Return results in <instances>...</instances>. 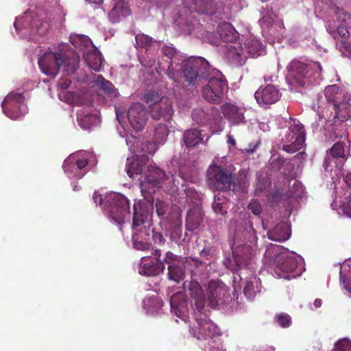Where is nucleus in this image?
I'll return each instance as SVG.
<instances>
[{
    "label": "nucleus",
    "instance_id": "16",
    "mask_svg": "<svg viewBox=\"0 0 351 351\" xmlns=\"http://www.w3.org/2000/svg\"><path fill=\"white\" fill-rule=\"evenodd\" d=\"M57 95L60 100L73 105H88L93 99L87 89H57Z\"/></svg>",
    "mask_w": 351,
    "mask_h": 351
},
{
    "label": "nucleus",
    "instance_id": "20",
    "mask_svg": "<svg viewBox=\"0 0 351 351\" xmlns=\"http://www.w3.org/2000/svg\"><path fill=\"white\" fill-rule=\"evenodd\" d=\"M164 269V262L160 259L155 261L150 256H144L141 258L138 270L141 275L155 276L162 273Z\"/></svg>",
    "mask_w": 351,
    "mask_h": 351
},
{
    "label": "nucleus",
    "instance_id": "53",
    "mask_svg": "<svg viewBox=\"0 0 351 351\" xmlns=\"http://www.w3.org/2000/svg\"><path fill=\"white\" fill-rule=\"evenodd\" d=\"M274 321L276 323L282 327V328H288L291 324V318L290 315L285 313H281L275 316Z\"/></svg>",
    "mask_w": 351,
    "mask_h": 351
},
{
    "label": "nucleus",
    "instance_id": "31",
    "mask_svg": "<svg viewBox=\"0 0 351 351\" xmlns=\"http://www.w3.org/2000/svg\"><path fill=\"white\" fill-rule=\"evenodd\" d=\"M130 13L129 8L125 0H118L109 12L108 16L112 23H117L119 21L121 16H126Z\"/></svg>",
    "mask_w": 351,
    "mask_h": 351
},
{
    "label": "nucleus",
    "instance_id": "26",
    "mask_svg": "<svg viewBox=\"0 0 351 351\" xmlns=\"http://www.w3.org/2000/svg\"><path fill=\"white\" fill-rule=\"evenodd\" d=\"M268 238L274 241L282 242L289 239L291 236V228L289 226L285 223L280 222L267 232Z\"/></svg>",
    "mask_w": 351,
    "mask_h": 351
},
{
    "label": "nucleus",
    "instance_id": "41",
    "mask_svg": "<svg viewBox=\"0 0 351 351\" xmlns=\"http://www.w3.org/2000/svg\"><path fill=\"white\" fill-rule=\"evenodd\" d=\"M327 32L335 38L337 39L338 36L342 38H347L350 36L348 31L349 27H346L341 25L326 24V25Z\"/></svg>",
    "mask_w": 351,
    "mask_h": 351
},
{
    "label": "nucleus",
    "instance_id": "52",
    "mask_svg": "<svg viewBox=\"0 0 351 351\" xmlns=\"http://www.w3.org/2000/svg\"><path fill=\"white\" fill-rule=\"evenodd\" d=\"M183 261L184 260L182 256L176 255L170 251L166 253L164 260L162 261V262H164V265L166 263L168 266L182 264Z\"/></svg>",
    "mask_w": 351,
    "mask_h": 351
},
{
    "label": "nucleus",
    "instance_id": "39",
    "mask_svg": "<svg viewBox=\"0 0 351 351\" xmlns=\"http://www.w3.org/2000/svg\"><path fill=\"white\" fill-rule=\"evenodd\" d=\"M63 169L66 175L70 178H75L77 179L82 178L86 173V171L79 172L74 163L72 162V158H67L62 165Z\"/></svg>",
    "mask_w": 351,
    "mask_h": 351
},
{
    "label": "nucleus",
    "instance_id": "62",
    "mask_svg": "<svg viewBox=\"0 0 351 351\" xmlns=\"http://www.w3.org/2000/svg\"><path fill=\"white\" fill-rule=\"evenodd\" d=\"M156 210L158 215L160 217H162L166 213L167 206L166 204L160 200H157L156 202Z\"/></svg>",
    "mask_w": 351,
    "mask_h": 351
},
{
    "label": "nucleus",
    "instance_id": "25",
    "mask_svg": "<svg viewBox=\"0 0 351 351\" xmlns=\"http://www.w3.org/2000/svg\"><path fill=\"white\" fill-rule=\"evenodd\" d=\"M224 292L223 287L218 282L212 280L209 282L207 288V302L211 308H215L221 300V295Z\"/></svg>",
    "mask_w": 351,
    "mask_h": 351
},
{
    "label": "nucleus",
    "instance_id": "58",
    "mask_svg": "<svg viewBox=\"0 0 351 351\" xmlns=\"http://www.w3.org/2000/svg\"><path fill=\"white\" fill-rule=\"evenodd\" d=\"M216 252V247L214 246H206L200 252L202 258L206 260H210Z\"/></svg>",
    "mask_w": 351,
    "mask_h": 351
},
{
    "label": "nucleus",
    "instance_id": "42",
    "mask_svg": "<svg viewBox=\"0 0 351 351\" xmlns=\"http://www.w3.org/2000/svg\"><path fill=\"white\" fill-rule=\"evenodd\" d=\"M97 99L104 103H110L119 96L118 89H99Z\"/></svg>",
    "mask_w": 351,
    "mask_h": 351
},
{
    "label": "nucleus",
    "instance_id": "4",
    "mask_svg": "<svg viewBox=\"0 0 351 351\" xmlns=\"http://www.w3.org/2000/svg\"><path fill=\"white\" fill-rule=\"evenodd\" d=\"M14 27L21 38L38 40L36 36L44 35L49 28L47 13L42 8H31L16 18Z\"/></svg>",
    "mask_w": 351,
    "mask_h": 351
},
{
    "label": "nucleus",
    "instance_id": "37",
    "mask_svg": "<svg viewBox=\"0 0 351 351\" xmlns=\"http://www.w3.org/2000/svg\"><path fill=\"white\" fill-rule=\"evenodd\" d=\"M184 267V261L182 262V264L169 265L168 276L169 280H173L176 282H180L183 280L185 276Z\"/></svg>",
    "mask_w": 351,
    "mask_h": 351
},
{
    "label": "nucleus",
    "instance_id": "18",
    "mask_svg": "<svg viewBox=\"0 0 351 351\" xmlns=\"http://www.w3.org/2000/svg\"><path fill=\"white\" fill-rule=\"evenodd\" d=\"M128 119L134 130L139 131L145 125L148 116L145 106L140 103H134L128 109Z\"/></svg>",
    "mask_w": 351,
    "mask_h": 351
},
{
    "label": "nucleus",
    "instance_id": "23",
    "mask_svg": "<svg viewBox=\"0 0 351 351\" xmlns=\"http://www.w3.org/2000/svg\"><path fill=\"white\" fill-rule=\"evenodd\" d=\"M280 95L278 89H257L254 97L259 105L268 106L279 100Z\"/></svg>",
    "mask_w": 351,
    "mask_h": 351
},
{
    "label": "nucleus",
    "instance_id": "47",
    "mask_svg": "<svg viewBox=\"0 0 351 351\" xmlns=\"http://www.w3.org/2000/svg\"><path fill=\"white\" fill-rule=\"evenodd\" d=\"M77 119L80 126L84 129L89 128L90 125L97 120V117L93 114H88L82 117L80 112L77 114Z\"/></svg>",
    "mask_w": 351,
    "mask_h": 351
},
{
    "label": "nucleus",
    "instance_id": "63",
    "mask_svg": "<svg viewBox=\"0 0 351 351\" xmlns=\"http://www.w3.org/2000/svg\"><path fill=\"white\" fill-rule=\"evenodd\" d=\"M337 46L342 53H347L351 55V45L347 41L342 40L339 43H337Z\"/></svg>",
    "mask_w": 351,
    "mask_h": 351
},
{
    "label": "nucleus",
    "instance_id": "43",
    "mask_svg": "<svg viewBox=\"0 0 351 351\" xmlns=\"http://www.w3.org/2000/svg\"><path fill=\"white\" fill-rule=\"evenodd\" d=\"M261 14V19L259 20V23L263 28H268L277 23V17L273 12L262 11Z\"/></svg>",
    "mask_w": 351,
    "mask_h": 351
},
{
    "label": "nucleus",
    "instance_id": "38",
    "mask_svg": "<svg viewBox=\"0 0 351 351\" xmlns=\"http://www.w3.org/2000/svg\"><path fill=\"white\" fill-rule=\"evenodd\" d=\"M143 305L147 313H154L162 308L163 302L158 296L155 295L145 299L143 301Z\"/></svg>",
    "mask_w": 351,
    "mask_h": 351
},
{
    "label": "nucleus",
    "instance_id": "8",
    "mask_svg": "<svg viewBox=\"0 0 351 351\" xmlns=\"http://www.w3.org/2000/svg\"><path fill=\"white\" fill-rule=\"evenodd\" d=\"M324 94L334 104L335 119L343 122L351 118V95L346 89H324Z\"/></svg>",
    "mask_w": 351,
    "mask_h": 351
},
{
    "label": "nucleus",
    "instance_id": "45",
    "mask_svg": "<svg viewBox=\"0 0 351 351\" xmlns=\"http://www.w3.org/2000/svg\"><path fill=\"white\" fill-rule=\"evenodd\" d=\"M90 88H110L112 83L104 79L101 75H94L90 81Z\"/></svg>",
    "mask_w": 351,
    "mask_h": 351
},
{
    "label": "nucleus",
    "instance_id": "61",
    "mask_svg": "<svg viewBox=\"0 0 351 351\" xmlns=\"http://www.w3.org/2000/svg\"><path fill=\"white\" fill-rule=\"evenodd\" d=\"M248 209L256 215H259L262 212V206L257 200H252L247 206Z\"/></svg>",
    "mask_w": 351,
    "mask_h": 351
},
{
    "label": "nucleus",
    "instance_id": "11",
    "mask_svg": "<svg viewBox=\"0 0 351 351\" xmlns=\"http://www.w3.org/2000/svg\"><path fill=\"white\" fill-rule=\"evenodd\" d=\"M107 203L110 217L117 224H123L130 215L129 200L121 194L113 193L107 197L106 204Z\"/></svg>",
    "mask_w": 351,
    "mask_h": 351
},
{
    "label": "nucleus",
    "instance_id": "15",
    "mask_svg": "<svg viewBox=\"0 0 351 351\" xmlns=\"http://www.w3.org/2000/svg\"><path fill=\"white\" fill-rule=\"evenodd\" d=\"M153 204L146 202H138L134 204L132 228L136 229L138 227L144 228L151 227L152 225Z\"/></svg>",
    "mask_w": 351,
    "mask_h": 351
},
{
    "label": "nucleus",
    "instance_id": "6",
    "mask_svg": "<svg viewBox=\"0 0 351 351\" xmlns=\"http://www.w3.org/2000/svg\"><path fill=\"white\" fill-rule=\"evenodd\" d=\"M237 228L233 236V245L238 246L233 250L232 258L228 260L227 267L233 272L236 273L242 268L247 267L253 255V251L250 245L239 244L240 241L244 242L247 236L251 231H254L252 226L247 227Z\"/></svg>",
    "mask_w": 351,
    "mask_h": 351
},
{
    "label": "nucleus",
    "instance_id": "56",
    "mask_svg": "<svg viewBox=\"0 0 351 351\" xmlns=\"http://www.w3.org/2000/svg\"><path fill=\"white\" fill-rule=\"evenodd\" d=\"M337 20L338 25L351 27V16L347 12H338Z\"/></svg>",
    "mask_w": 351,
    "mask_h": 351
},
{
    "label": "nucleus",
    "instance_id": "21",
    "mask_svg": "<svg viewBox=\"0 0 351 351\" xmlns=\"http://www.w3.org/2000/svg\"><path fill=\"white\" fill-rule=\"evenodd\" d=\"M221 111L224 117L232 124L239 125L245 123L244 117L245 108L244 107L226 103L221 106Z\"/></svg>",
    "mask_w": 351,
    "mask_h": 351
},
{
    "label": "nucleus",
    "instance_id": "51",
    "mask_svg": "<svg viewBox=\"0 0 351 351\" xmlns=\"http://www.w3.org/2000/svg\"><path fill=\"white\" fill-rule=\"evenodd\" d=\"M193 119L198 124H205L208 120V114L203 109H195L192 112Z\"/></svg>",
    "mask_w": 351,
    "mask_h": 351
},
{
    "label": "nucleus",
    "instance_id": "46",
    "mask_svg": "<svg viewBox=\"0 0 351 351\" xmlns=\"http://www.w3.org/2000/svg\"><path fill=\"white\" fill-rule=\"evenodd\" d=\"M133 246L136 250L147 251L152 248V243L148 242L149 240H144L140 237L138 234H134L132 237Z\"/></svg>",
    "mask_w": 351,
    "mask_h": 351
},
{
    "label": "nucleus",
    "instance_id": "28",
    "mask_svg": "<svg viewBox=\"0 0 351 351\" xmlns=\"http://www.w3.org/2000/svg\"><path fill=\"white\" fill-rule=\"evenodd\" d=\"M202 221V211L197 206H193L187 213L186 217V229L189 231H193L199 228Z\"/></svg>",
    "mask_w": 351,
    "mask_h": 351
},
{
    "label": "nucleus",
    "instance_id": "19",
    "mask_svg": "<svg viewBox=\"0 0 351 351\" xmlns=\"http://www.w3.org/2000/svg\"><path fill=\"white\" fill-rule=\"evenodd\" d=\"M187 30L190 34L201 38L204 42H208L213 45L219 46L221 45L218 32H211L203 29L202 25L197 21H187Z\"/></svg>",
    "mask_w": 351,
    "mask_h": 351
},
{
    "label": "nucleus",
    "instance_id": "5",
    "mask_svg": "<svg viewBox=\"0 0 351 351\" xmlns=\"http://www.w3.org/2000/svg\"><path fill=\"white\" fill-rule=\"evenodd\" d=\"M286 80L289 86L295 87L315 86L321 80V65L317 62L293 60L287 66Z\"/></svg>",
    "mask_w": 351,
    "mask_h": 351
},
{
    "label": "nucleus",
    "instance_id": "7",
    "mask_svg": "<svg viewBox=\"0 0 351 351\" xmlns=\"http://www.w3.org/2000/svg\"><path fill=\"white\" fill-rule=\"evenodd\" d=\"M206 183L213 191H235L233 175L221 165H210L206 172Z\"/></svg>",
    "mask_w": 351,
    "mask_h": 351
},
{
    "label": "nucleus",
    "instance_id": "30",
    "mask_svg": "<svg viewBox=\"0 0 351 351\" xmlns=\"http://www.w3.org/2000/svg\"><path fill=\"white\" fill-rule=\"evenodd\" d=\"M86 64L95 71H101L105 62L101 52L95 47L84 56Z\"/></svg>",
    "mask_w": 351,
    "mask_h": 351
},
{
    "label": "nucleus",
    "instance_id": "33",
    "mask_svg": "<svg viewBox=\"0 0 351 351\" xmlns=\"http://www.w3.org/2000/svg\"><path fill=\"white\" fill-rule=\"evenodd\" d=\"M135 40L136 47L137 49H143L145 51H149L160 46V44L156 40H154L152 38L144 34H138L135 37Z\"/></svg>",
    "mask_w": 351,
    "mask_h": 351
},
{
    "label": "nucleus",
    "instance_id": "10",
    "mask_svg": "<svg viewBox=\"0 0 351 351\" xmlns=\"http://www.w3.org/2000/svg\"><path fill=\"white\" fill-rule=\"evenodd\" d=\"M168 178L165 171L155 165H149L144 180L141 181V191L143 197L145 199L152 197L156 189L160 188L162 183Z\"/></svg>",
    "mask_w": 351,
    "mask_h": 351
},
{
    "label": "nucleus",
    "instance_id": "64",
    "mask_svg": "<svg viewBox=\"0 0 351 351\" xmlns=\"http://www.w3.org/2000/svg\"><path fill=\"white\" fill-rule=\"evenodd\" d=\"M343 180L346 186L351 189V171L343 173Z\"/></svg>",
    "mask_w": 351,
    "mask_h": 351
},
{
    "label": "nucleus",
    "instance_id": "36",
    "mask_svg": "<svg viewBox=\"0 0 351 351\" xmlns=\"http://www.w3.org/2000/svg\"><path fill=\"white\" fill-rule=\"evenodd\" d=\"M186 147H195L203 140L200 131L197 129L186 130L183 136Z\"/></svg>",
    "mask_w": 351,
    "mask_h": 351
},
{
    "label": "nucleus",
    "instance_id": "60",
    "mask_svg": "<svg viewBox=\"0 0 351 351\" xmlns=\"http://www.w3.org/2000/svg\"><path fill=\"white\" fill-rule=\"evenodd\" d=\"M345 201L342 203V210L346 216L351 217V194L345 197Z\"/></svg>",
    "mask_w": 351,
    "mask_h": 351
},
{
    "label": "nucleus",
    "instance_id": "59",
    "mask_svg": "<svg viewBox=\"0 0 351 351\" xmlns=\"http://www.w3.org/2000/svg\"><path fill=\"white\" fill-rule=\"evenodd\" d=\"M162 53L169 59H172L177 53V50L172 45H164L162 47Z\"/></svg>",
    "mask_w": 351,
    "mask_h": 351
},
{
    "label": "nucleus",
    "instance_id": "27",
    "mask_svg": "<svg viewBox=\"0 0 351 351\" xmlns=\"http://www.w3.org/2000/svg\"><path fill=\"white\" fill-rule=\"evenodd\" d=\"M218 34L221 43L232 44L238 40L239 34L237 30L228 23H223L218 26Z\"/></svg>",
    "mask_w": 351,
    "mask_h": 351
},
{
    "label": "nucleus",
    "instance_id": "29",
    "mask_svg": "<svg viewBox=\"0 0 351 351\" xmlns=\"http://www.w3.org/2000/svg\"><path fill=\"white\" fill-rule=\"evenodd\" d=\"M69 38L71 44L83 52L84 56L85 53H88L95 47L92 40L84 34H71Z\"/></svg>",
    "mask_w": 351,
    "mask_h": 351
},
{
    "label": "nucleus",
    "instance_id": "49",
    "mask_svg": "<svg viewBox=\"0 0 351 351\" xmlns=\"http://www.w3.org/2000/svg\"><path fill=\"white\" fill-rule=\"evenodd\" d=\"M143 166L138 160L132 161L127 169V173L130 178H135L136 176L141 175Z\"/></svg>",
    "mask_w": 351,
    "mask_h": 351
},
{
    "label": "nucleus",
    "instance_id": "12",
    "mask_svg": "<svg viewBox=\"0 0 351 351\" xmlns=\"http://www.w3.org/2000/svg\"><path fill=\"white\" fill-rule=\"evenodd\" d=\"M298 259L295 254H280L276 260L275 273L280 278L290 279L300 275V271H297Z\"/></svg>",
    "mask_w": 351,
    "mask_h": 351
},
{
    "label": "nucleus",
    "instance_id": "34",
    "mask_svg": "<svg viewBox=\"0 0 351 351\" xmlns=\"http://www.w3.org/2000/svg\"><path fill=\"white\" fill-rule=\"evenodd\" d=\"M150 237L154 244L164 245L166 240L163 235L159 232L155 231V230L151 227H145L143 229H140V237L144 240H149Z\"/></svg>",
    "mask_w": 351,
    "mask_h": 351
},
{
    "label": "nucleus",
    "instance_id": "1",
    "mask_svg": "<svg viewBox=\"0 0 351 351\" xmlns=\"http://www.w3.org/2000/svg\"><path fill=\"white\" fill-rule=\"evenodd\" d=\"M182 73L189 85L199 88H228L222 73L210 66L202 57H190L183 62Z\"/></svg>",
    "mask_w": 351,
    "mask_h": 351
},
{
    "label": "nucleus",
    "instance_id": "50",
    "mask_svg": "<svg viewBox=\"0 0 351 351\" xmlns=\"http://www.w3.org/2000/svg\"><path fill=\"white\" fill-rule=\"evenodd\" d=\"M69 158H72V162L78 169L79 172L88 171L86 166L88 164V158L85 157L80 158L79 154L70 156Z\"/></svg>",
    "mask_w": 351,
    "mask_h": 351
},
{
    "label": "nucleus",
    "instance_id": "40",
    "mask_svg": "<svg viewBox=\"0 0 351 351\" xmlns=\"http://www.w3.org/2000/svg\"><path fill=\"white\" fill-rule=\"evenodd\" d=\"M203 97L210 103H220L223 97V89H202Z\"/></svg>",
    "mask_w": 351,
    "mask_h": 351
},
{
    "label": "nucleus",
    "instance_id": "17",
    "mask_svg": "<svg viewBox=\"0 0 351 351\" xmlns=\"http://www.w3.org/2000/svg\"><path fill=\"white\" fill-rule=\"evenodd\" d=\"M223 53L225 58L234 66L243 65L247 59L245 50L244 51L241 43L238 40L232 44L224 45Z\"/></svg>",
    "mask_w": 351,
    "mask_h": 351
},
{
    "label": "nucleus",
    "instance_id": "22",
    "mask_svg": "<svg viewBox=\"0 0 351 351\" xmlns=\"http://www.w3.org/2000/svg\"><path fill=\"white\" fill-rule=\"evenodd\" d=\"M150 114L155 120L170 121L173 114L172 101L169 98H163L160 103L151 108Z\"/></svg>",
    "mask_w": 351,
    "mask_h": 351
},
{
    "label": "nucleus",
    "instance_id": "32",
    "mask_svg": "<svg viewBox=\"0 0 351 351\" xmlns=\"http://www.w3.org/2000/svg\"><path fill=\"white\" fill-rule=\"evenodd\" d=\"M245 50L250 56L256 58L265 53V49L259 40L249 38L245 42Z\"/></svg>",
    "mask_w": 351,
    "mask_h": 351
},
{
    "label": "nucleus",
    "instance_id": "48",
    "mask_svg": "<svg viewBox=\"0 0 351 351\" xmlns=\"http://www.w3.org/2000/svg\"><path fill=\"white\" fill-rule=\"evenodd\" d=\"M255 283H257V280L254 276L245 282L243 293L249 300L254 298L255 296L256 292L255 290Z\"/></svg>",
    "mask_w": 351,
    "mask_h": 351
},
{
    "label": "nucleus",
    "instance_id": "3",
    "mask_svg": "<svg viewBox=\"0 0 351 351\" xmlns=\"http://www.w3.org/2000/svg\"><path fill=\"white\" fill-rule=\"evenodd\" d=\"M186 286V282H184V288ZM188 291L197 310L195 314V322L190 328V333L198 340H206L218 336L219 330L217 326L206 314L201 313L206 303V298L197 280L188 283Z\"/></svg>",
    "mask_w": 351,
    "mask_h": 351
},
{
    "label": "nucleus",
    "instance_id": "13",
    "mask_svg": "<svg viewBox=\"0 0 351 351\" xmlns=\"http://www.w3.org/2000/svg\"><path fill=\"white\" fill-rule=\"evenodd\" d=\"M306 140V134L302 125H291L288 133L282 138V150L288 153H294L301 149Z\"/></svg>",
    "mask_w": 351,
    "mask_h": 351
},
{
    "label": "nucleus",
    "instance_id": "9",
    "mask_svg": "<svg viewBox=\"0 0 351 351\" xmlns=\"http://www.w3.org/2000/svg\"><path fill=\"white\" fill-rule=\"evenodd\" d=\"M183 3L191 12L213 16L216 21L223 19L224 0H183Z\"/></svg>",
    "mask_w": 351,
    "mask_h": 351
},
{
    "label": "nucleus",
    "instance_id": "24",
    "mask_svg": "<svg viewBox=\"0 0 351 351\" xmlns=\"http://www.w3.org/2000/svg\"><path fill=\"white\" fill-rule=\"evenodd\" d=\"M170 305L172 312L180 317L183 318L188 312V302L182 293L173 294L170 299Z\"/></svg>",
    "mask_w": 351,
    "mask_h": 351
},
{
    "label": "nucleus",
    "instance_id": "54",
    "mask_svg": "<svg viewBox=\"0 0 351 351\" xmlns=\"http://www.w3.org/2000/svg\"><path fill=\"white\" fill-rule=\"evenodd\" d=\"M330 154L333 158H345V152H344V145L341 142H337L333 145V146L330 149Z\"/></svg>",
    "mask_w": 351,
    "mask_h": 351
},
{
    "label": "nucleus",
    "instance_id": "57",
    "mask_svg": "<svg viewBox=\"0 0 351 351\" xmlns=\"http://www.w3.org/2000/svg\"><path fill=\"white\" fill-rule=\"evenodd\" d=\"M278 75L271 74L264 76V82L265 83V88H278L279 84L277 83Z\"/></svg>",
    "mask_w": 351,
    "mask_h": 351
},
{
    "label": "nucleus",
    "instance_id": "35",
    "mask_svg": "<svg viewBox=\"0 0 351 351\" xmlns=\"http://www.w3.org/2000/svg\"><path fill=\"white\" fill-rule=\"evenodd\" d=\"M163 98L167 97L162 96L159 89H146L142 99L152 108L160 103Z\"/></svg>",
    "mask_w": 351,
    "mask_h": 351
},
{
    "label": "nucleus",
    "instance_id": "55",
    "mask_svg": "<svg viewBox=\"0 0 351 351\" xmlns=\"http://www.w3.org/2000/svg\"><path fill=\"white\" fill-rule=\"evenodd\" d=\"M333 351H351V341L348 339H342L335 345Z\"/></svg>",
    "mask_w": 351,
    "mask_h": 351
},
{
    "label": "nucleus",
    "instance_id": "14",
    "mask_svg": "<svg viewBox=\"0 0 351 351\" xmlns=\"http://www.w3.org/2000/svg\"><path fill=\"white\" fill-rule=\"evenodd\" d=\"M3 112L12 119H18L25 113V97L22 93L12 91L1 104Z\"/></svg>",
    "mask_w": 351,
    "mask_h": 351
},
{
    "label": "nucleus",
    "instance_id": "2",
    "mask_svg": "<svg viewBox=\"0 0 351 351\" xmlns=\"http://www.w3.org/2000/svg\"><path fill=\"white\" fill-rule=\"evenodd\" d=\"M38 66L43 73L54 78L60 69L68 74L74 73L79 67L80 56L67 45H62L53 51L40 49Z\"/></svg>",
    "mask_w": 351,
    "mask_h": 351
},
{
    "label": "nucleus",
    "instance_id": "44",
    "mask_svg": "<svg viewBox=\"0 0 351 351\" xmlns=\"http://www.w3.org/2000/svg\"><path fill=\"white\" fill-rule=\"evenodd\" d=\"M168 134V127L163 123L158 124V125L154 131L155 142L158 144L163 143L165 141Z\"/></svg>",
    "mask_w": 351,
    "mask_h": 351
}]
</instances>
